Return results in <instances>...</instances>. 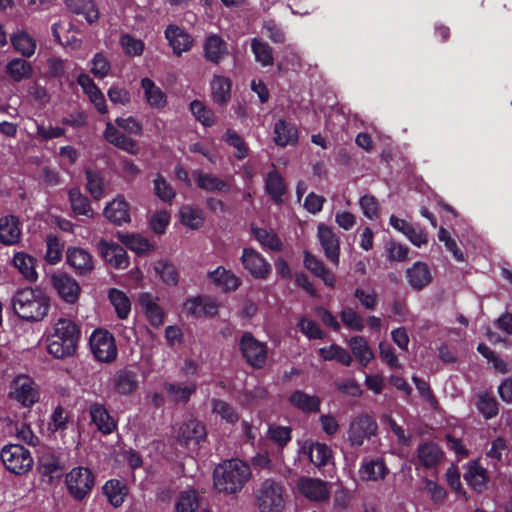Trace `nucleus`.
Wrapping results in <instances>:
<instances>
[{
	"instance_id": "obj_25",
	"label": "nucleus",
	"mask_w": 512,
	"mask_h": 512,
	"mask_svg": "<svg viewBox=\"0 0 512 512\" xmlns=\"http://www.w3.org/2000/svg\"><path fill=\"white\" fill-rule=\"evenodd\" d=\"M104 138L115 147L124 150L130 154H137L138 144L132 138L120 132L112 123L108 122L104 130Z\"/></svg>"
},
{
	"instance_id": "obj_20",
	"label": "nucleus",
	"mask_w": 512,
	"mask_h": 512,
	"mask_svg": "<svg viewBox=\"0 0 512 512\" xmlns=\"http://www.w3.org/2000/svg\"><path fill=\"white\" fill-rule=\"evenodd\" d=\"M303 265L315 277L321 279L326 286L330 288L335 287L336 278L334 273L325 266L322 260L307 250L303 252Z\"/></svg>"
},
{
	"instance_id": "obj_14",
	"label": "nucleus",
	"mask_w": 512,
	"mask_h": 512,
	"mask_svg": "<svg viewBox=\"0 0 512 512\" xmlns=\"http://www.w3.org/2000/svg\"><path fill=\"white\" fill-rule=\"evenodd\" d=\"M100 255L106 263L116 269H126L129 257L126 250L119 244L101 239L98 243Z\"/></svg>"
},
{
	"instance_id": "obj_46",
	"label": "nucleus",
	"mask_w": 512,
	"mask_h": 512,
	"mask_svg": "<svg viewBox=\"0 0 512 512\" xmlns=\"http://www.w3.org/2000/svg\"><path fill=\"white\" fill-rule=\"evenodd\" d=\"M156 274L163 283L168 286H176L179 283V271L177 267L166 259H160L154 266Z\"/></svg>"
},
{
	"instance_id": "obj_57",
	"label": "nucleus",
	"mask_w": 512,
	"mask_h": 512,
	"mask_svg": "<svg viewBox=\"0 0 512 512\" xmlns=\"http://www.w3.org/2000/svg\"><path fill=\"white\" fill-rule=\"evenodd\" d=\"M476 406L486 419L495 417L499 412L497 400L487 392L478 395Z\"/></svg>"
},
{
	"instance_id": "obj_9",
	"label": "nucleus",
	"mask_w": 512,
	"mask_h": 512,
	"mask_svg": "<svg viewBox=\"0 0 512 512\" xmlns=\"http://www.w3.org/2000/svg\"><path fill=\"white\" fill-rule=\"evenodd\" d=\"M66 484L71 495L81 500L91 491L94 477L88 468L78 467L67 474Z\"/></svg>"
},
{
	"instance_id": "obj_21",
	"label": "nucleus",
	"mask_w": 512,
	"mask_h": 512,
	"mask_svg": "<svg viewBox=\"0 0 512 512\" xmlns=\"http://www.w3.org/2000/svg\"><path fill=\"white\" fill-rule=\"evenodd\" d=\"M38 458V469L42 475L48 476L49 480L58 478L63 474L65 463L53 450H40Z\"/></svg>"
},
{
	"instance_id": "obj_39",
	"label": "nucleus",
	"mask_w": 512,
	"mask_h": 512,
	"mask_svg": "<svg viewBox=\"0 0 512 512\" xmlns=\"http://www.w3.org/2000/svg\"><path fill=\"white\" fill-rule=\"evenodd\" d=\"M6 73L14 82L18 83L32 77L33 67L22 58H14L7 63Z\"/></svg>"
},
{
	"instance_id": "obj_58",
	"label": "nucleus",
	"mask_w": 512,
	"mask_h": 512,
	"mask_svg": "<svg viewBox=\"0 0 512 512\" xmlns=\"http://www.w3.org/2000/svg\"><path fill=\"white\" fill-rule=\"evenodd\" d=\"M153 182L155 195L161 201L171 203L176 196V192L171 184L160 173L156 175Z\"/></svg>"
},
{
	"instance_id": "obj_7",
	"label": "nucleus",
	"mask_w": 512,
	"mask_h": 512,
	"mask_svg": "<svg viewBox=\"0 0 512 512\" xmlns=\"http://www.w3.org/2000/svg\"><path fill=\"white\" fill-rule=\"evenodd\" d=\"M89 344L94 357L104 363H110L117 357V346L112 333L96 329L90 336Z\"/></svg>"
},
{
	"instance_id": "obj_32",
	"label": "nucleus",
	"mask_w": 512,
	"mask_h": 512,
	"mask_svg": "<svg viewBox=\"0 0 512 512\" xmlns=\"http://www.w3.org/2000/svg\"><path fill=\"white\" fill-rule=\"evenodd\" d=\"M211 97L215 104L226 105L231 99L232 81L222 75H214L211 83Z\"/></svg>"
},
{
	"instance_id": "obj_29",
	"label": "nucleus",
	"mask_w": 512,
	"mask_h": 512,
	"mask_svg": "<svg viewBox=\"0 0 512 512\" xmlns=\"http://www.w3.org/2000/svg\"><path fill=\"white\" fill-rule=\"evenodd\" d=\"M406 277L410 286L420 291L432 281V274L429 266L421 261H417L412 267L406 270Z\"/></svg>"
},
{
	"instance_id": "obj_60",
	"label": "nucleus",
	"mask_w": 512,
	"mask_h": 512,
	"mask_svg": "<svg viewBox=\"0 0 512 512\" xmlns=\"http://www.w3.org/2000/svg\"><path fill=\"white\" fill-rule=\"evenodd\" d=\"M297 326L300 332L310 340H318L325 337V332L320 328L319 324L306 316L299 319Z\"/></svg>"
},
{
	"instance_id": "obj_30",
	"label": "nucleus",
	"mask_w": 512,
	"mask_h": 512,
	"mask_svg": "<svg viewBox=\"0 0 512 512\" xmlns=\"http://www.w3.org/2000/svg\"><path fill=\"white\" fill-rule=\"evenodd\" d=\"M203 48L205 59L213 64H219L228 55L226 42L216 34L206 38Z\"/></svg>"
},
{
	"instance_id": "obj_8",
	"label": "nucleus",
	"mask_w": 512,
	"mask_h": 512,
	"mask_svg": "<svg viewBox=\"0 0 512 512\" xmlns=\"http://www.w3.org/2000/svg\"><path fill=\"white\" fill-rule=\"evenodd\" d=\"M243 268L254 278L266 280L271 273V264L252 247H244L240 257Z\"/></svg>"
},
{
	"instance_id": "obj_2",
	"label": "nucleus",
	"mask_w": 512,
	"mask_h": 512,
	"mask_svg": "<svg viewBox=\"0 0 512 512\" xmlns=\"http://www.w3.org/2000/svg\"><path fill=\"white\" fill-rule=\"evenodd\" d=\"M251 478L247 463L239 459L226 460L213 472V485L217 492L232 495L239 493Z\"/></svg>"
},
{
	"instance_id": "obj_50",
	"label": "nucleus",
	"mask_w": 512,
	"mask_h": 512,
	"mask_svg": "<svg viewBox=\"0 0 512 512\" xmlns=\"http://www.w3.org/2000/svg\"><path fill=\"white\" fill-rule=\"evenodd\" d=\"M114 387L121 395L132 394L138 387L136 374L129 370L120 371L115 378Z\"/></svg>"
},
{
	"instance_id": "obj_24",
	"label": "nucleus",
	"mask_w": 512,
	"mask_h": 512,
	"mask_svg": "<svg viewBox=\"0 0 512 512\" xmlns=\"http://www.w3.org/2000/svg\"><path fill=\"white\" fill-rule=\"evenodd\" d=\"M21 239L19 218L6 215L0 218V243L6 246L17 244Z\"/></svg>"
},
{
	"instance_id": "obj_38",
	"label": "nucleus",
	"mask_w": 512,
	"mask_h": 512,
	"mask_svg": "<svg viewBox=\"0 0 512 512\" xmlns=\"http://www.w3.org/2000/svg\"><path fill=\"white\" fill-rule=\"evenodd\" d=\"M360 477L366 481H377L383 479L387 473L384 461L380 458L363 460L360 468Z\"/></svg>"
},
{
	"instance_id": "obj_37",
	"label": "nucleus",
	"mask_w": 512,
	"mask_h": 512,
	"mask_svg": "<svg viewBox=\"0 0 512 512\" xmlns=\"http://www.w3.org/2000/svg\"><path fill=\"white\" fill-rule=\"evenodd\" d=\"M349 346L355 358L358 360L362 367L367 365L374 359L375 355L370 348L367 340L363 336H353L349 340Z\"/></svg>"
},
{
	"instance_id": "obj_53",
	"label": "nucleus",
	"mask_w": 512,
	"mask_h": 512,
	"mask_svg": "<svg viewBox=\"0 0 512 512\" xmlns=\"http://www.w3.org/2000/svg\"><path fill=\"white\" fill-rule=\"evenodd\" d=\"M121 242L130 250L134 251L138 255L146 254L154 249V246L149 242L148 239L140 235H121Z\"/></svg>"
},
{
	"instance_id": "obj_40",
	"label": "nucleus",
	"mask_w": 512,
	"mask_h": 512,
	"mask_svg": "<svg viewBox=\"0 0 512 512\" xmlns=\"http://www.w3.org/2000/svg\"><path fill=\"white\" fill-rule=\"evenodd\" d=\"M318 354L324 361L335 360L346 367H349L353 361L349 351L335 343L331 344L329 347L320 348Z\"/></svg>"
},
{
	"instance_id": "obj_42",
	"label": "nucleus",
	"mask_w": 512,
	"mask_h": 512,
	"mask_svg": "<svg viewBox=\"0 0 512 512\" xmlns=\"http://www.w3.org/2000/svg\"><path fill=\"white\" fill-rule=\"evenodd\" d=\"M251 232L263 247H267L274 252L282 251L283 243L275 232L256 227L254 224L251 225Z\"/></svg>"
},
{
	"instance_id": "obj_31",
	"label": "nucleus",
	"mask_w": 512,
	"mask_h": 512,
	"mask_svg": "<svg viewBox=\"0 0 512 512\" xmlns=\"http://www.w3.org/2000/svg\"><path fill=\"white\" fill-rule=\"evenodd\" d=\"M13 264L26 281L34 283L38 280L37 260L33 256L23 251L17 252L14 254Z\"/></svg>"
},
{
	"instance_id": "obj_61",
	"label": "nucleus",
	"mask_w": 512,
	"mask_h": 512,
	"mask_svg": "<svg viewBox=\"0 0 512 512\" xmlns=\"http://www.w3.org/2000/svg\"><path fill=\"white\" fill-rule=\"evenodd\" d=\"M340 318L342 323L349 328L350 330H354L357 332H362L364 330V321L363 318L352 308H344L340 312Z\"/></svg>"
},
{
	"instance_id": "obj_49",
	"label": "nucleus",
	"mask_w": 512,
	"mask_h": 512,
	"mask_svg": "<svg viewBox=\"0 0 512 512\" xmlns=\"http://www.w3.org/2000/svg\"><path fill=\"white\" fill-rule=\"evenodd\" d=\"M163 388L175 403H187L196 391L194 383L190 386H182L176 383L165 382Z\"/></svg>"
},
{
	"instance_id": "obj_47",
	"label": "nucleus",
	"mask_w": 512,
	"mask_h": 512,
	"mask_svg": "<svg viewBox=\"0 0 512 512\" xmlns=\"http://www.w3.org/2000/svg\"><path fill=\"white\" fill-rule=\"evenodd\" d=\"M108 298L115 308L119 319H126L131 311V302L128 296L117 288H111L108 292Z\"/></svg>"
},
{
	"instance_id": "obj_41",
	"label": "nucleus",
	"mask_w": 512,
	"mask_h": 512,
	"mask_svg": "<svg viewBox=\"0 0 512 512\" xmlns=\"http://www.w3.org/2000/svg\"><path fill=\"white\" fill-rule=\"evenodd\" d=\"M464 479L477 492H482L486 488V470L477 462H472L467 465Z\"/></svg>"
},
{
	"instance_id": "obj_64",
	"label": "nucleus",
	"mask_w": 512,
	"mask_h": 512,
	"mask_svg": "<svg viewBox=\"0 0 512 512\" xmlns=\"http://www.w3.org/2000/svg\"><path fill=\"white\" fill-rule=\"evenodd\" d=\"M91 64V73L99 79H103L108 76L111 70L110 61L102 52H97L93 56Z\"/></svg>"
},
{
	"instance_id": "obj_22",
	"label": "nucleus",
	"mask_w": 512,
	"mask_h": 512,
	"mask_svg": "<svg viewBox=\"0 0 512 512\" xmlns=\"http://www.w3.org/2000/svg\"><path fill=\"white\" fill-rule=\"evenodd\" d=\"M103 214L108 221L118 226L131 221L130 204L121 195L107 203Z\"/></svg>"
},
{
	"instance_id": "obj_23",
	"label": "nucleus",
	"mask_w": 512,
	"mask_h": 512,
	"mask_svg": "<svg viewBox=\"0 0 512 512\" xmlns=\"http://www.w3.org/2000/svg\"><path fill=\"white\" fill-rule=\"evenodd\" d=\"M273 170L269 171L265 177V192L276 205L284 202V196L287 193V185L280 172L272 164Z\"/></svg>"
},
{
	"instance_id": "obj_5",
	"label": "nucleus",
	"mask_w": 512,
	"mask_h": 512,
	"mask_svg": "<svg viewBox=\"0 0 512 512\" xmlns=\"http://www.w3.org/2000/svg\"><path fill=\"white\" fill-rule=\"evenodd\" d=\"M238 347L245 362L253 369L265 367L268 359V346L265 342L259 341L251 332L246 331L242 334Z\"/></svg>"
},
{
	"instance_id": "obj_54",
	"label": "nucleus",
	"mask_w": 512,
	"mask_h": 512,
	"mask_svg": "<svg viewBox=\"0 0 512 512\" xmlns=\"http://www.w3.org/2000/svg\"><path fill=\"white\" fill-rule=\"evenodd\" d=\"M212 412L219 415L227 423L235 424L239 420V414L228 402L213 398L211 400Z\"/></svg>"
},
{
	"instance_id": "obj_17",
	"label": "nucleus",
	"mask_w": 512,
	"mask_h": 512,
	"mask_svg": "<svg viewBox=\"0 0 512 512\" xmlns=\"http://www.w3.org/2000/svg\"><path fill=\"white\" fill-rule=\"evenodd\" d=\"M206 436L205 425L197 419H190L180 426L177 440L179 444L185 446L199 445L201 441L206 439Z\"/></svg>"
},
{
	"instance_id": "obj_44",
	"label": "nucleus",
	"mask_w": 512,
	"mask_h": 512,
	"mask_svg": "<svg viewBox=\"0 0 512 512\" xmlns=\"http://www.w3.org/2000/svg\"><path fill=\"white\" fill-rule=\"evenodd\" d=\"M102 489L109 503L114 507L121 506L128 493L127 487L116 479L107 481Z\"/></svg>"
},
{
	"instance_id": "obj_59",
	"label": "nucleus",
	"mask_w": 512,
	"mask_h": 512,
	"mask_svg": "<svg viewBox=\"0 0 512 512\" xmlns=\"http://www.w3.org/2000/svg\"><path fill=\"white\" fill-rule=\"evenodd\" d=\"M17 438L22 443H7L4 444L2 448H24L23 444H27L30 446H36L39 443L38 437L34 434L29 425L22 423L20 427H17Z\"/></svg>"
},
{
	"instance_id": "obj_35",
	"label": "nucleus",
	"mask_w": 512,
	"mask_h": 512,
	"mask_svg": "<svg viewBox=\"0 0 512 512\" xmlns=\"http://www.w3.org/2000/svg\"><path fill=\"white\" fill-rule=\"evenodd\" d=\"M289 403L304 413H317L320 411L321 400L318 396L309 395L301 390H296L289 396Z\"/></svg>"
},
{
	"instance_id": "obj_27",
	"label": "nucleus",
	"mask_w": 512,
	"mask_h": 512,
	"mask_svg": "<svg viewBox=\"0 0 512 512\" xmlns=\"http://www.w3.org/2000/svg\"><path fill=\"white\" fill-rule=\"evenodd\" d=\"M193 177L196 186L207 192H221L226 193L229 191V183L212 173H205L201 170L193 171Z\"/></svg>"
},
{
	"instance_id": "obj_48",
	"label": "nucleus",
	"mask_w": 512,
	"mask_h": 512,
	"mask_svg": "<svg viewBox=\"0 0 512 512\" xmlns=\"http://www.w3.org/2000/svg\"><path fill=\"white\" fill-rule=\"evenodd\" d=\"M11 44L14 49L24 57H31L36 50V41L27 32L20 31L11 36Z\"/></svg>"
},
{
	"instance_id": "obj_45",
	"label": "nucleus",
	"mask_w": 512,
	"mask_h": 512,
	"mask_svg": "<svg viewBox=\"0 0 512 512\" xmlns=\"http://www.w3.org/2000/svg\"><path fill=\"white\" fill-rule=\"evenodd\" d=\"M86 177V190L90 196L98 201L103 198L105 191V180L101 172L92 170L90 168L85 169Z\"/></svg>"
},
{
	"instance_id": "obj_19",
	"label": "nucleus",
	"mask_w": 512,
	"mask_h": 512,
	"mask_svg": "<svg viewBox=\"0 0 512 512\" xmlns=\"http://www.w3.org/2000/svg\"><path fill=\"white\" fill-rule=\"evenodd\" d=\"M66 261L78 275H87L94 269L92 255L80 247H69L66 251Z\"/></svg>"
},
{
	"instance_id": "obj_18",
	"label": "nucleus",
	"mask_w": 512,
	"mask_h": 512,
	"mask_svg": "<svg viewBox=\"0 0 512 512\" xmlns=\"http://www.w3.org/2000/svg\"><path fill=\"white\" fill-rule=\"evenodd\" d=\"M164 33L165 38L168 40L169 45L172 47L173 53L176 56H181L182 53L191 50L194 39L178 25H168Z\"/></svg>"
},
{
	"instance_id": "obj_13",
	"label": "nucleus",
	"mask_w": 512,
	"mask_h": 512,
	"mask_svg": "<svg viewBox=\"0 0 512 512\" xmlns=\"http://www.w3.org/2000/svg\"><path fill=\"white\" fill-rule=\"evenodd\" d=\"M53 287L59 297L68 304H75L80 296L81 287L79 283L66 273L54 274L51 278Z\"/></svg>"
},
{
	"instance_id": "obj_34",
	"label": "nucleus",
	"mask_w": 512,
	"mask_h": 512,
	"mask_svg": "<svg viewBox=\"0 0 512 512\" xmlns=\"http://www.w3.org/2000/svg\"><path fill=\"white\" fill-rule=\"evenodd\" d=\"M140 85L144 91L146 102L152 108L162 109L167 105V95L152 79L144 77L141 79Z\"/></svg>"
},
{
	"instance_id": "obj_63",
	"label": "nucleus",
	"mask_w": 512,
	"mask_h": 512,
	"mask_svg": "<svg viewBox=\"0 0 512 512\" xmlns=\"http://www.w3.org/2000/svg\"><path fill=\"white\" fill-rule=\"evenodd\" d=\"M299 457L309 459L316 467L327 465L332 459V450H299Z\"/></svg>"
},
{
	"instance_id": "obj_28",
	"label": "nucleus",
	"mask_w": 512,
	"mask_h": 512,
	"mask_svg": "<svg viewBox=\"0 0 512 512\" xmlns=\"http://www.w3.org/2000/svg\"><path fill=\"white\" fill-rule=\"evenodd\" d=\"M89 413L92 422L102 433L110 434L116 429V422L110 415L105 405L97 402L93 403L89 407Z\"/></svg>"
},
{
	"instance_id": "obj_6",
	"label": "nucleus",
	"mask_w": 512,
	"mask_h": 512,
	"mask_svg": "<svg viewBox=\"0 0 512 512\" xmlns=\"http://www.w3.org/2000/svg\"><path fill=\"white\" fill-rule=\"evenodd\" d=\"M295 492L310 502L323 503L331 496L330 484L320 478L302 476L295 483Z\"/></svg>"
},
{
	"instance_id": "obj_3",
	"label": "nucleus",
	"mask_w": 512,
	"mask_h": 512,
	"mask_svg": "<svg viewBox=\"0 0 512 512\" xmlns=\"http://www.w3.org/2000/svg\"><path fill=\"white\" fill-rule=\"evenodd\" d=\"M15 314L28 322L41 321L50 309V298L40 288L18 289L12 298Z\"/></svg>"
},
{
	"instance_id": "obj_52",
	"label": "nucleus",
	"mask_w": 512,
	"mask_h": 512,
	"mask_svg": "<svg viewBox=\"0 0 512 512\" xmlns=\"http://www.w3.org/2000/svg\"><path fill=\"white\" fill-rule=\"evenodd\" d=\"M190 111L198 122L204 127H212L215 124V114L202 101L193 100L190 103Z\"/></svg>"
},
{
	"instance_id": "obj_62",
	"label": "nucleus",
	"mask_w": 512,
	"mask_h": 512,
	"mask_svg": "<svg viewBox=\"0 0 512 512\" xmlns=\"http://www.w3.org/2000/svg\"><path fill=\"white\" fill-rule=\"evenodd\" d=\"M120 45L129 56H140L145 48L144 42L132 35L125 33L120 37Z\"/></svg>"
},
{
	"instance_id": "obj_10",
	"label": "nucleus",
	"mask_w": 512,
	"mask_h": 512,
	"mask_svg": "<svg viewBox=\"0 0 512 512\" xmlns=\"http://www.w3.org/2000/svg\"><path fill=\"white\" fill-rule=\"evenodd\" d=\"M317 237L325 257L334 266L340 263V239L330 226L323 223L318 225Z\"/></svg>"
},
{
	"instance_id": "obj_11",
	"label": "nucleus",
	"mask_w": 512,
	"mask_h": 512,
	"mask_svg": "<svg viewBox=\"0 0 512 512\" xmlns=\"http://www.w3.org/2000/svg\"><path fill=\"white\" fill-rule=\"evenodd\" d=\"M377 423L369 415H360L350 424L348 435L352 445L361 446L365 439H370L377 431Z\"/></svg>"
},
{
	"instance_id": "obj_43",
	"label": "nucleus",
	"mask_w": 512,
	"mask_h": 512,
	"mask_svg": "<svg viewBox=\"0 0 512 512\" xmlns=\"http://www.w3.org/2000/svg\"><path fill=\"white\" fill-rule=\"evenodd\" d=\"M179 215L181 223L192 230L200 229L205 221L203 211L198 207L190 205L182 206Z\"/></svg>"
},
{
	"instance_id": "obj_56",
	"label": "nucleus",
	"mask_w": 512,
	"mask_h": 512,
	"mask_svg": "<svg viewBox=\"0 0 512 512\" xmlns=\"http://www.w3.org/2000/svg\"><path fill=\"white\" fill-rule=\"evenodd\" d=\"M199 502L195 490L182 491L175 503L176 512H196Z\"/></svg>"
},
{
	"instance_id": "obj_4",
	"label": "nucleus",
	"mask_w": 512,
	"mask_h": 512,
	"mask_svg": "<svg viewBox=\"0 0 512 512\" xmlns=\"http://www.w3.org/2000/svg\"><path fill=\"white\" fill-rule=\"evenodd\" d=\"M255 505L259 512H283L286 499L282 483L271 478L262 481L255 491Z\"/></svg>"
},
{
	"instance_id": "obj_1",
	"label": "nucleus",
	"mask_w": 512,
	"mask_h": 512,
	"mask_svg": "<svg viewBox=\"0 0 512 512\" xmlns=\"http://www.w3.org/2000/svg\"><path fill=\"white\" fill-rule=\"evenodd\" d=\"M81 328L71 319L59 318L46 337L47 352L55 359L64 360L77 353Z\"/></svg>"
},
{
	"instance_id": "obj_51",
	"label": "nucleus",
	"mask_w": 512,
	"mask_h": 512,
	"mask_svg": "<svg viewBox=\"0 0 512 512\" xmlns=\"http://www.w3.org/2000/svg\"><path fill=\"white\" fill-rule=\"evenodd\" d=\"M251 49L257 62L262 66H272L274 63L273 50L270 45L258 38L251 41Z\"/></svg>"
},
{
	"instance_id": "obj_16",
	"label": "nucleus",
	"mask_w": 512,
	"mask_h": 512,
	"mask_svg": "<svg viewBox=\"0 0 512 512\" xmlns=\"http://www.w3.org/2000/svg\"><path fill=\"white\" fill-rule=\"evenodd\" d=\"M207 278L211 284L223 293L234 292L242 285L241 278L224 266H218L216 269L209 271Z\"/></svg>"
},
{
	"instance_id": "obj_55",
	"label": "nucleus",
	"mask_w": 512,
	"mask_h": 512,
	"mask_svg": "<svg viewBox=\"0 0 512 512\" xmlns=\"http://www.w3.org/2000/svg\"><path fill=\"white\" fill-rule=\"evenodd\" d=\"M222 138L229 146L237 150L235 157L238 160H243L248 156L249 147L244 139L236 131L227 129Z\"/></svg>"
},
{
	"instance_id": "obj_26",
	"label": "nucleus",
	"mask_w": 512,
	"mask_h": 512,
	"mask_svg": "<svg viewBox=\"0 0 512 512\" xmlns=\"http://www.w3.org/2000/svg\"><path fill=\"white\" fill-rule=\"evenodd\" d=\"M273 139L279 147L294 146L299 139L298 129L293 123L285 119H279L274 125Z\"/></svg>"
},
{
	"instance_id": "obj_12",
	"label": "nucleus",
	"mask_w": 512,
	"mask_h": 512,
	"mask_svg": "<svg viewBox=\"0 0 512 512\" xmlns=\"http://www.w3.org/2000/svg\"><path fill=\"white\" fill-rule=\"evenodd\" d=\"M0 457L5 467L14 474L28 472L34 463L29 450H1Z\"/></svg>"
},
{
	"instance_id": "obj_33",
	"label": "nucleus",
	"mask_w": 512,
	"mask_h": 512,
	"mask_svg": "<svg viewBox=\"0 0 512 512\" xmlns=\"http://www.w3.org/2000/svg\"><path fill=\"white\" fill-rule=\"evenodd\" d=\"M139 303L151 326L158 328L163 325L165 317L164 310L153 300L150 293L141 294L139 297Z\"/></svg>"
},
{
	"instance_id": "obj_36",
	"label": "nucleus",
	"mask_w": 512,
	"mask_h": 512,
	"mask_svg": "<svg viewBox=\"0 0 512 512\" xmlns=\"http://www.w3.org/2000/svg\"><path fill=\"white\" fill-rule=\"evenodd\" d=\"M68 200L71 210L76 216H86L88 218L94 216V210L89 198L84 195L78 187H73L68 190Z\"/></svg>"
},
{
	"instance_id": "obj_15",
	"label": "nucleus",
	"mask_w": 512,
	"mask_h": 512,
	"mask_svg": "<svg viewBox=\"0 0 512 512\" xmlns=\"http://www.w3.org/2000/svg\"><path fill=\"white\" fill-rule=\"evenodd\" d=\"M10 397L23 406L31 407L38 401L33 381L27 376H18L12 383Z\"/></svg>"
}]
</instances>
